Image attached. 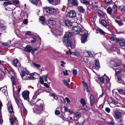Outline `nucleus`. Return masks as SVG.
<instances>
[{
    "label": "nucleus",
    "instance_id": "9",
    "mask_svg": "<svg viewBox=\"0 0 125 125\" xmlns=\"http://www.w3.org/2000/svg\"><path fill=\"white\" fill-rule=\"evenodd\" d=\"M47 78V75H44L40 77V80L41 83V84H43L44 83V81H43V79H44V80L45 82H47V80L46 78Z\"/></svg>",
    "mask_w": 125,
    "mask_h": 125
},
{
    "label": "nucleus",
    "instance_id": "32",
    "mask_svg": "<svg viewBox=\"0 0 125 125\" xmlns=\"http://www.w3.org/2000/svg\"><path fill=\"white\" fill-rule=\"evenodd\" d=\"M18 61L17 59L14 60L13 61V64L14 66H17V64L18 63Z\"/></svg>",
    "mask_w": 125,
    "mask_h": 125
},
{
    "label": "nucleus",
    "instance_id": "12",
    "mask_svg": "<svg viewBox=\"0 0 125 125\" xmlns=\"http://www.w3.org/2000/svg\"><path fill=\"white\" fill-rule=\"evenodd\" d=\"M80 116L81 114L77 112L74 114L73 118L74 120H77Z\"/></svg>",
    "mask_w": 125,
    "mask_h": 125
},
{
    "label": "nucleus",
    "instance_id": "24",
    "mask_svg": "<svg viewBox=\"0 0 125 125\" xmlns=\"http://www.w3.org/2000/svg\"><path fill=\"white\" fill-rule=\"evenodd\" d=\"M82 108L83 109H84L87 111H88L90 109L89 107L85 105H82Z\"/></svg>",
    "mask_w": 125,
    "mask_h": 125
},
{
    "label": "nucleus",
    "instance_id": "1",
    "mask_svg": "<svg viewBox=\"0 0 125 125\" xmlns=\"http://www.w3.org/2000/svg\"><path fill=\"white\" fill-rule=\"evenodd\" d=\"M21 74L22 79L24 80H32L34 78L33 77L34 74H30L29 72L27 71L21 72Z\"/></svg>",
    "mask_w": 125,
    "mask_h": 125
},
{
    "label": "nucleus",
    "instance_id": "10",
    "mask_svg": "<svg viewBox=\"0 0 125 125\" xmlns=\"http://www.w3.org/2000/svg\"><path fill=\"white\" fill-rule=\"evenodd\" d=\"M29 92L28 91H24L22 93L23 97L25 99H28L29 96Z\"/></svg>",
    "mask_w": 125,
    "mask_h": 125
},
{
    "label": "nucleus",
    "instance_id": "5",
    "mask_svg": "<svg viewBox=\"0 0 125 125\" xmlns=\"http://www.w3.org/2000/svg\"><path fill=\"white\" fill-rule=\"evenodd\" d=\"M47 12L49 13H52L55 12V9L52 7H48L45 8Z\"/></svg>",
    "mask_w": 125,
    "mask_h": 125
},
{
    "label": "nucleus",
    "instance_id": "31",
    "mask_svg": "<svg viewBox=\"0 0 125 125\" xmlns=\"http://www.w3.org/2000/svg\"><path fill=\"white\" fill-rule=\"evenodd\" d=\"M11 80L13 85H15V82L14 77L12 76H11Z\"/></svg>",
    "mask_w": 125,
    "mask_h": 125
},
{
    "label": "nucleus",
    "instance_id": "56",
    "mask_svg": "<svg viewBox=\"0 0 125 125\" xmlns=\"http://www.w3.org/2000/svg\"><path fill=\"white\" fill-rule=\"evenodd\" d=\"M29 104L31 105L32 106L34 104V103L33 101H31L30 102Z\"/></svg>",
    "mask_w": 125,
    "mask_h": 125
},
{
    "label": "nucleus",
    "instance_id": "61",
    "mask_svg": "<svg viewBox=\"0 0 125 125\" xmlns=\"http://www.w3.org/2000/svg\"><path fill=\"white\" fill-rule=\"evenodd\" d=\"M44 85L47 88H48L49 87V86L46 83H44Z\"/></svg>",
    "mask_w": 125,
    "mask_h": 125
},
{
    "label": "nucleus",
    "instance_id": "45",
    "mask_svg": "<svg viewBox=\"0 0 125 125\" xmlns=\"http://www.w3.org/2000/svg\"><path fill=\"white\" fill-rule=\"evenodd\" d=\"M55 114L56 115H58L60 114V112L59 111L56 110L55 111Z\"/></svg>",
    "mask_w": 125,
    "mask_h": 125
},
{
    "label": "nucleus",
    "instance_id": "17",
    "mask_svg": "<svg viewBox=\"0 0 125 125\" xmlns=\"http://www.w3.org/2000/svg\"><path fill=\"white\" fill-rule=\"evenodd\" d=\"M72 4L75 6H77L78 4V1L77 0H72L71 1Z\"/></svg>",
    "mask_w": 125,
    "mask_h": 125
},
{
    "label": "nucleus",
    "instance_id": "42",
    "mask_svg": "<svg viewBox=\"0 0 125 125\" xmlns=\"http://www.w3.org/2000/svg\"><path fill=\"white\" fill-rule=\"evenodd\" d=\"M63 73L64 75L68 76L69 75L68 73V71L67 70H65V71H63Z\"/></svg>",
    "mask_w": 125,
    "mask_h": 125
},
{
    "label": "nucleus",
    "instance_id": "27",
    "mask_svg": "<svg viewBox=\"0 0 125 125\" xmlns=\"http://www.w3.org/2000/svg\"><path fill=\"white\" fill-rule=\"evenodd\" d=\"M81 103L83 105H85L86 104V101L84 99H81Z\"/></svg>",
    "mask_w": 125,
    "mask_h": 125
},
{
    "label": "nucleus",
    "instance_id": "35",
    "mask_svg": "<svg viewBox=\"0 0 125 125\" xmlns=\"http://www.w3.org/2000/svg\"><path fill=\"white\" fill-rule=\"evenodd\" d=\"M115 21L119 26H121L123 25V23L121 21L116 20Z\"/></svg>",
    "mask_w": 125,
    "mask_h": 125
},
{
    "label": "nucleus",
    "instance_id": "11",
    "mask_svg": "<svg viewBox=\"0 0 125 125\" xmlns=\"http://www.w3.org/2000/svg\"><path fill=\"white\" fill-rule=\"evenodd\" d=\"M11 118L10 119V121L11 124H13L15 122H16L17 121L14 115H11Z\"/></svg>",
    "mask_w": 125,
    "mask_h": 125
},
{
    "label": "nucleus",
    "instance_id": "21",
    "mask_svg": "<svg viewBox=\"0 0 125 125\" xmlns=\"http://www.w3.org/2000/svg\"><path fill=\"white\" fill-rule=\"evenodd\" d=\"M100 23L105 27L107 26V23L106 21L104 20H102L100 21Z\"/></svg>",
    "mask_w": 125,
    "mask_h": 125
},
{
    "label": "nucleus",
    "instance_id": "57",
    "mask_svg": "<svg viewBox=\"0 0 125 125\" xmlns=\"http://www.w3.org/2000/svg\"><path fill=\"white\" fill-rule=\"evenodd\" d=\"M118 79L119 82L120 83H121V77L119 76H118Z\"/></svg>",
    "mask_w": 125,
    "mask_h": 125
},
{
    "label": "nucleus",
    "instance_id": "33",
    "mask_svg": "<svg viewBox=\"0 0 125 125\" xmlns=\"http://www.w3.org/2000/svg\"><path fill=\"white\" fill-rule=\"evenodd\" d=\"M83 3L86 5H89V2L86 0H83Z\"/></svg>",
    "mask_w": 125,
    "mask_h": 125
},
{
    "label": "nucleus",
    "instance_id": "2",
    "mask_svg": "<svg viewBox=\"0 0 125 125\" xmlns=\"http://www.w3.org/2000/svg\"><path fill=\"white\" fill-rule=\"evenodd\" d=\"M68 38L67 37L65 36V35H64L63 39V41L64 44L66 46H68L72 48H74V46L72 44L71 42L68 39Z\"/></svg>",
    "mask_w": 125,
    "mask_h": 125
},
{
    "label": "nucleus",
    "instance_id": "34",
    "mask_svg": "<svg viewBox=\"0 0 125 125\" xmlns=\"http://www.w3.org/2000/svg\"><path fill=\"white\" fill-rule=\"evenodd\" d=\"M33 64L35 67L37 68H39L40 67V65L39 64H38L35 63H33Z\"/></svg>",
    "mask_w": 125,
    "mask_h": 125
},
{
    "label": "nucleus",
    "instance_id": "59",
    "mask_svg": "<svg viewBox=\"0 0 125 125\" xmlns=\"http://www.w3.org/2000/svg\"><path fill=\"white\" fill-rule=\"evenodd\" d=\"M121 71H119L115 72V75H117L118 74H119L121 73Z\"/></svg>",
    "mask_w": 125,
    "mask_h": 125
},
{
    "label": "nucleus",
    "instance_id": "43",
    "mask_svg": "<svg viewBox=\"0 0 125 125\" xmlns=\"http://www.w3.org/2000/svg\"><path fill=\"white\" fill-rule=\"evenodd\" d=\"M84 89L85 91L86 90L88 92H89V91L88 89V86L84 87Z\"/></svg>",
    "mask_w": 125,
    "mask_h": 125
},
{
    "label": "nucleus",
    "instance_id": "25",
    "mask_svg": "<svg viewBox=\"0 0 125 125\" xmlns=\"http://www.w3.org/2000/svg\"><path fill=\"white\" fill-rule=\"evenodd\" d=\"M62 81L64 84L68 88H70V86L69 84V83H68L67 81L65 80H62Z\"/></svg>",
    "mask_w": 125,
    "mask_h": 125
},
{
    "label": "nucleus",
    "instance_id": "49",
    "mask_svg": "<svg viewBox=\"0 0 125 125\" xmlns=\"http://www.w3.org/2000/svg\"><path fill=\"white\" fill-rule=\"evenodd\" d=\"M105 110L108 113H109L110 111V109L108 107H106L105 109Z\"/></svg>",
    "mask_w": 125,
    "mask_h": 125
},
{
    "label": "nucleus",
    "instance_id": "46",
    "mask_svg": "<svg viewBox=\"0 0 125 125\" xmlns=\"http://www.w3.org/2000/svg\"><path fill=\"white\" fill-rule=\"evenodd\" d=\"M49 94L50 96L53 97L54 99L56 100V99L55 98V96L54 94L50 93H49Z\"/></svg>",
    "mask_w": 125,
    "mask_h": 125
},
{
    "label": "nucleus",
    "instance_id": "47",
    "mask_svg": "<svg viewBox=\"0 0 125 125\" xmlns=\"http://www.w3.org/2000/svg\"><path fill=\"white\" fill-rule=\"evenodd\" d=\"M4 4L5 5V6H7L9 5H11V3L8 2H4Z\"/></svg>",
    "mask_w": 125,
    "mask_h": 125
},
{
    "label": "nucleus",
    "instance_id": "37",
    "mask_svg": "<svg viewBox=\"0 0 125 125\" xmlns=\"http://www.w3.org/2000/svg\"><path fill=\"white\" fill-rule=\"evenodd\" d=\"M0 90L2 91L3 93H5L6 91V88L5 87H1L0 88Z\"/></svg>",
    "mask_w": 125,
    "mask_h": 125
},
{
    "label": "nucleus",
    "instance_id": "16",
    "mask_svg": "<svg viewBox=\"0 0 125 125\" xmlns=\"http://www.w3.org/2000/svg\"><path fill=\"white\" fill-rule=\"evenodd\" d=\"M94 96L92 94H91L90 96V103L91 105H92L94 103Z\"/></svg>",
    "mask_w": 125,
    "mask_h": 125
},
{
    "label": "nucleus",
    "instance_id": "20",
    "mask_svg": "<svg viewBox=\"0 0 125 125\" xmlns=\"http://www.w3.org/2000/svg\"><path fill=\"white\" fill-rule=\"evenodd\" d=\"M78 9L81 12L83 13L84 11V9L83 7L81 6H78Z\"/></svg>",
    "mask_w": 125,
    "mask_h": 125
},
{
    "label": "nucleus",
    "instance_id": "55",
    "mask_svg": "<svg viewBox=\"0 0 125 125\" xmlns=\"http://www.w3.org/2000/svg\"><path fill=\"white\" fill-rule=\"evenodd\" d=\"M82 83L84 87H85V86H88L87 84L86 83H85L84 81H83Z\"/></svg>",
    "mask_w": 125,
    "mask_h": 125
},
{
    "label": "nucleus",
    "instance_id": "6",
    "mask_svg": "<svg viewBox=\"0 0 125 125\" xmlns=\"http://www.w3.org/2000/svg\"><path fill=\"white\" fill-rule=\"evenodd\" d=\"M67 15L70 17L73 18L76 17V14L75 11L71 10L68 13Z\"/></svg>",
    "mask_w": 125,
    "mask_h": 125
},
{
    "label": "nucleus",
    "instance_id": "60",
    "mask_svg": "<svg viewBox=\"0 0 125 125\" xmlns=\"http://www.w3.org/2000/svg\"><path fill=\"white\" fill-rule=\"evenodd\" d=\"M36 41V39L35 38H33V40H31V41L33 43H35V42Z\"/></svg>",
    "mask_w": 125,
    "mask_h": 125
},
{
    "label": "nucleus",
    "instance_id": "28",
    "mask_svg": "<svg viewBox=\"0 0 125 125\" xmlns=\"http://www.w3.org/2000/svg\"><path fill=\"white\" fill-rule=\"evenodd\" d=\"M48 23L50 25H53L55 23V22L54 21L50 20L48 21Z\"/></svg>",
    "mask_w": 125,
    "mask_h": 125
},
{
    "label": "nucleus",
    "instance_id": "62",
    "mask_svg": "<svg viewBox=\"0 0 125 125\" xmlns=\"http://www.w3.org/2000/svg\"><path fill=\"white\" fill-rule=\"evenodd\" d=\"M66 53L68 54L70 53V54H72V52H71L70 50H69L68 51L66 52Z\"/></svg>",
    "mask_w": 125,
    "mask_h": 125
},
{
    "label": "nucleus",
    "instance_id": "29",
    "mask_svg": "<svg viewBox=\"0 0 125 125\" xmlns=\"http://www.w3.org/2000/svg\"><path fill=\"white\" fill-rule=\"evenodd\" d=\"M72 35V33L71 32H67L65 34V36H67V37L69 38Z\"/></svg>",
    "mask_w": 125,
    "mask_h": 125
},
{
    "label": "nucleus",
    "instance_id": "30",
    "mask_svg": "<svg viewBox=\"0 0 125 125\" xmlns=\"http://www.w3.org/2000/svg\"><path fill=\"white\" fill-rule=\"evenodd\" d=\"M106 82L107 83V85H108V86L110 87V82H109V78L108 77L106 76Z\"/></svg>",
    "mask_w": 125,
    "mask_h": 125
},
{
    "label": "nucleus",
    "instance_id": "4",
    "mask_svg": "<svg viewBox=\"0 0 125 125\" xmlns=\"http://www.w3.org/2000/svg\"><path fill=\"white\" fill-rule=\"evenodd\" d=\"M81 30L80 28L78 26H75L72 29L73 32L75 34H79Z\"/></svg>",
    "mask_w": 125,
    "mask_h": 125
},
{
    "label": "nucleus",
    "instance_id": "63",
    "mask_svg": "<svg viewBox=\"0 0 125 125\" xmlns=\"http://www.w3.org/2000/svg\"><path fill=\"white\" fill-rule=\"evenodd\" d=\"M40 20L41 21H44V18L43 17H41V18L40 19Z\"/></svg>",
    "mask_w": 125,
    "mask_h": 125
},
{
    "label": "nucleus",
    "instance_id": "50",
    "mask_svg": "<svg viewBox=\"0 0 125 125\" xmlns=\"http://www.w3.org/2000/svg\"><path fill=\"white\" fill-rule=\"evenodd\" d=\"M31 32L30 31H27L26 32V35H30L31 34Z\"/></svg>",
    "mask_w": 125,
    "mask_h": 125
},
{
    "label": "nucleus",
    "instance_id": "18",
    "mask_svg": "<svg viewBox=\"0 0 125 125\" xmlns=\"http://www.w3.org/2000/svg\"><path fill=\"white\" fill-rule=\"evenodd\" d=\"M62 30L61 31H60L59 30H57L55 31L54 33L55 34L58 35H61L62 34Z\"/></svg>",
    "mask_w": 125,
    "mask_h": 125
},
{
    "label": "nucleus",
    "instance_id": "26",
    "mask_svg": "<svg viewBox=\"0 0 125 125\" xmlns=\"http://www.w3.org/2000/svg\"><path fill=\"white\" fill-rule=\"evenodd\" d=\"M112 10V9L110 7H108L107 9V12L109 14H111Z\"/></svg>",
    "mask_w": 125,
    "mask_h": 125
},
{
    "label": "nucleus",
    "instance_id": "22",
    "mask_svg": "<svg viewBox=\"0 0 125 125\" xmlns=\"http://www.w3.org/2000/svg\"><path fill=\"white\" fill-rule=\"evenodd\" d=\"M65 25L67 26H70L72 24V22L69 20L65 21Z\"/></svg>",
    "mask_w": 125,
    "mask_h": 125
},
{
    "label": "nucleus",
    "instance_id": "48",
    "mask_svg": "<svg viewBox=\"0 0 125 125\" xmlns=\"http://www.w3.org/2000/svg\"><path fill=\"white\" fill-rule=\"evenodd\" d=\"M99 79L100 80L101 82H102L103 83L104 82V79L103 77H99Z\"/></svg>",
    "mask_w": 125,
    "mask_h": 125
},
{
    "label": "nucleus",
    "instance_id": "51",
    "mask_svg": "<svg viewBox=\"0 0 125 125\" xmlns=\"http://www.w3.org/2000/svg\"><path fill=\"white\" fill-rule=\"evenodd\" d=\"M113 103L116 104L118 103V102L116 100H114L112 101V104Z\"/></svg>",
    "mask_w": 125,
    "mask_h": 125
},
{
    "label": "nucleus",
    "instance_id": "38",
    "mask_svg": "<svg viewBox=\"0 0 125 125\" xmlns=\"http://www.w3.org/2000/svg\"><path fill=\"white\" fill-rule=\"evenodd\" d=\"M98 14L101 16H103V14L102 11L100 10H98L97 11Z\"/></svg>",
    "mask_w": 125,
    "mask_h": 125
},
{
    "label": "nucleus",
    "instance_id": "7",
    "mask_svg": "<svg viewBox=\"0 0 125 125\" xmlns=\"http://www.w3.org/2000/svg\"><path fill=\"white\" fill-rule=\"evenodd\" d=\"M122 114L121 112L118 111H116L115 113L114 116L116 119H119L121 118Z\"/></svg>",
    "mask_w": 125,
    "mask_h": 125
},
{
    "label": "nucleus",
    "instance_id": "44",
    "mask_svg": "<svg viewBox=\"0 0 125 125\" xmlns=\"http://www.w3.org/2000/svg\"><path fill=\"white\" fill-rule=\"evenodd\" d=\"M37 50V48H34L33 49H32V50H31V52L32 54H34V52L35 51H36Z\"/></svg>",
    "mask_w": 125,
    "mask_h": 125
},
{
    "label": "nucleus",
    "instance_id": "40",
    "mask_svg": "<svg viewBox=\"0 0 125 125\" xmlns=\"http://www.w3.org/2000/svg\"><path fill=\"white\" fill-rule=\"evenodd\" d=\"M73 74L74 75H75L77 74V70L75 69L73 70Z\"/></svg>",
    "mask_w": 125,
    "mask_h": 125
},
{
    "label": "nucleus",
    "instance_id": "52",
    "mask_svg": "<svg viewBox=\"0 0 125 125\" xmlns=\"http://www.w3.org/2000/svg\"><path fill=\"white\" fill-rule=\"evenodd\" d=\"M28 22V20L27 19H25L23 21V23L26 24H27Z\"/></svg>",
    "mask_w": 125,
    "mask_h": 125
},
{
    "label": "nucleus",
    "instance_id": "64",
    "mask_svg": "<svg viewBox=\"0 0 125 125\" xmlns=\"http://www.w3.org/2000/svg\"><path fill=\"white\" fill-rule=\"evenodd\" d=\"M117 90L119 92H122L123 91V90L122 89H117Z\"/></svg>",
    "mask_w": 125,
    "mask_h": 125
},
{
    "label": "nucleus",
    "instance_id": "8",
    "mask_svg": "<svg viewBox=\"0 0 125 125\" xmlns=\"http://www.w3.org/2000/svg\"><path fill=\"white\" fill-rule=\"evenodd\" d=\"M8 107L9 112L11 113V115H14L13 108L10 102L8 103Z\"/></svg>",
    "mask_w": 125,
    "mask_h": 125
},
{
    "label": "nucleus",
    "instance_id": "23",
    "mask_svg": "<svg viewBox=\"0 0 125 125\" xmlns=\"http://www.w3.org/2000/svg\"><path fill=\"white\" fill-rule=\"evenodd\" d=\"M120 45L121 46H125V41L124 40H122L120 42Z\"/></svg>",
    "mask_w": 125,
    "mask_h": 125
},
{
    "label": "nucleus",
    "instance_id": "36",
    "mask_svg": "<svg viewBox=\"0 0 125 125\" xmlns=\"http://www.w3.org/2000/svg\"><path fill=\"white\" fill-rule=\"evenodd\" d=\"M117 9V7L116 5H114L113 6L112 10L113 11H115Z\"/></svg>",
    "mask_w": 125,
    "mask_h": 125
},
{
    "label": "nucleus",
    "instance_id": "19",
    "mask_svg": "<svg viewBox=\"0 0 125 125\" xmlns=\"http://www.w3.org/2000/svg\"><path fill=\"white\" fill-rule=\"evenodd\" d=\"M120 11L123 14H125V7L120 6H119Z\"/></svg>",
    "mask_w": 125,
    "mask_h": 125
},
{
    "label": "nucleus",
    "instance_id": "3",
    "mask_svg": "<svg viewBox=\"0 0 125 125\" xmlns=\"http://www.w3.org/2000/svg\"><path fill=\"white\" fill-rule=\"evenodd\" d=\"M43 106L42 104H41L40 105L35 106L34 108H33V110L34 112L38 114L42 113L43 111Z\"/></svg>",
    "mask_w": 125,
    "mask_h": 125
},
{
    "label": "nucleus",
    "instance_id": "54",
    "mask_svg": "<svg viewBox=\"0 0 125 125\" xmlns=\"http://www.w3.org/2000/svg\"><path fill=\"white\" fill-rule=\"evenodd\" d=\"M111 0H106L105 3L107 4H110L111 3Z\"/></svg>",
    "mask_w": 125,
    "mask_h": 125
},
{
    "label": "nucleus",
    "instance_id": "53",
    "mask_svg": "<svg viewBox=\"0 0 125 125\" xmlns=\"http://www.w3.org/2000/svg\"><path fill=\"white\" fill-rule=\"evenodd\" d=\"M64 109L66 111H70V110L67 107L65 106L64 107Z\"/></svg>",
    "mask_w": 125,
    "mask_h": 125
},
{
    "label": "nucleus",
    "instance_id": "13",
    "mask_svg": "<svg viewBox=\"0 0 125 125\" xmlns=\"http://www.w3.org/2000/svg\"><path fill=\"white\" fill-rule=\"evenodd\" d=\"M32 47L28 45H27L24 49V51L27 52H29L31 51Z\"/></svg>",
    "mask_w": 125,
    "mask_h": 125
},
{
    "label": "nucleus",
    "instance_id": "41",
    "mask_svg": "<svg viewBox=\"0 0 125 125\" xmlns=\"http://www.w3.org/2000/svg\"><path fill=\"white\" fill-rule=\"evenodd\" d=\"M113 65L114 67H117L120 66V63L117 62L113 64Z\"/></svg>",
    "mask_w": 125,
    "mask_h": 125
},
{
    "label": "nucleus",
    "instance_id": "15",
    "mask_svg": "<svg viewBox=\"0 0 125 125\" xmlns=\"http://www.w3.org/2000/svg\"><path fill=\"white\" fill-rule=\"evenodd\" d=\"M95 68L97 69H99L100 67V63L99 61L96 60L95 61Z\"/></svg>",
    "mask_w": 125,
    "mask_h": 125
},
{
    "label": "nucleus",
    "instance_id": "14",
    "mask_svg": "<svg viewBox=\"0 0 125 125\" xmlns=\"http://www.w3.org/2000/svg\"><path fill=\"white\" fill-rule=\"evenodd\" d=\"M87 37L86 34H83L81 40L82 43H84L86 41Z\"/></svg>",
    "mask_w": 125,
    "mask_h": 125
},
{
    "label": "nucleus",
    "instance_id": "39",
    "mask_svg": "<svg viewBox=\"0 0 125 125\" xmlns=\"http://www.w3.org/2000/svg\"><path fill=\"white\" fill-rule=\"evenodd\" d=\"M39 1V0H31V2L34 4H36Z\"/></svg>",
    "mask_w": 125,
    "mask_h": 125
},
{
    "label": "nucleus",
    "instance_id": "58",
    "mask_svg": "<svg viewBox=\"0 0 125 125\" xmlns=\"http://www.w3.org/2000/svg\"><path fill=\"white\" fill-rule=\"evenodd\" d=\"M65 99L67 101V102L68 103H69L70 102V101L68 98L67 97H66Z\"/></svg>",
    "mask_w": 125,
    "mask_h": 125
}]
</instances>
